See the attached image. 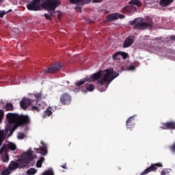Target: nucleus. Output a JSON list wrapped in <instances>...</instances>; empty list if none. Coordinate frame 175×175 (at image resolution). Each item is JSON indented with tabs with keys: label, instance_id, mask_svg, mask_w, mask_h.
<instances>
[{
	"label": "nucleus",
	"instance_id": "obj_1",
	"mask_svg": "<svg viewBox=\"0 0 175 175\" xmlns=\"http://www.w3.org/2000/svg\"><path fill=\"white\" fill-rule=\"evenodd\" d=\"M119 75L116 72H114L113 68H107L105 70H100L90 77H87L83 80L77 81L76 85L77 87H81V85L85 83V81L92 83V81H96V80H98V83L100 84V85H105V83L110 84L116 77H118Z\"/></svg>",
	"mask_w": 175,
	"mask_h": 175
},
{
	"label": "nucleus",
	"instance_id": "obj_2",
	"mask_svg": "<svg viewBox=\"0 0 175 175\" xmlns=\"http://www.w3.org/2000/svg\"><path fill=\"white\" fill-rule=\"evenodd\" d=\"M7 121L9 124H13L14 126L10 129L9 136H12L13 133L18 126H24V125H28L29 124V117L27 115H18L17 113H9L6 116Z\"/></svg>",
	"mask_w": 175,
	"mask_h": 175
},
{
	"label": "nucleus",
	"instance_id": "obj_3",
	"mask_svg": "<svg viewBox=\"0 0 175 175\" xmlns=\"http://www.w3.org/2000/svg\"><path fill=\"white\" fill-rule=\"evenodd\" d=\"M129 25H133L134 29H147V28H151L154 25V23L152 22V18L148 16L146 22L142 18H137L130 21Z\"/></svg>",
	"mask_w": 175,
	"mask_h": 175
},
{
	"label": "nucleus",
	"instance_id": "obj_4",
	"mask_svg": "<svg viewBox=\"0 0 175 175\" xmlns=\"http://www.w3.org/2000/svg\"><path fill=\"white\" fill-rule=\"evenodd\" d=\"M59 5L58 0H44L42 1L41 6L46 10H55Z\"/></svg>",
	"mask_w": 175,
	"mask_h": 175
},
{
	"label": "nucleus",
	"instance_id": "obj_5",
	"mask_svg": "<svg viewBox=\"0 0 175 175\" xmlns=\"http://www.w3.org/2000/svg\"><path fill=\"white\" fill-rule=\"evenodd\" d=\"M42 1L44 0H33L30 3L27 5V8L28 10L38 12V10H40V8H42Z\"/></svg>",
	"mask_w": 175,
	"mask_h": 175
},
{
	"label": "nucleus",
	"instance_id": "obj_6",
	"mask_svg": "<svg viewBox=\"0 0 175 175\" xmlns=\"http://www.w3.org/2000/svg\"><path fill=\"white\" fill-rule=\"evenodd\" d=\"M62 68V66L60 63H56L55 64H52L47 68H45L44 70L45 73H57V72L61 70Z\"/></svg>",
	"mask_w": 175,
	"mask_h": 175
},
{
	"label": "nucleus",
	"instance_id": "obj_7",
	"mask_svg": "<svg viewBox=\"0 0 175 175\" xmlns=\"http://www.w3.org/2000/svg\"><path fill=\"white\" fill-rule=\"evenodd\" d=\"M59 100L62 105L66 106L72 103V96L69 93H64L61 95Z\"/></svg>",
	"mask_w": 175,
	"mask_h": 175
},
{
	"label": "nucleus",
	"instance_id": "obj_8",
	"mask_svg": "<svg viewBox=\"0 0 175 175\" xmlns=\"http://www.w3.org/2000/svg\"><path fill=\"white\" fill-rule=\"evenodd\" d=\"M8 146L6 145H3L0 149V155H1V159L3 162L9 161V154H8Z\"/></svg>",
	"mask_w": 175,
	"mask_h": 175
},
{
	"label": "nucleus",
	"instance_id": "obj_9",
	"mask_svg": "<svg viewBox=\"0 0 175 175\" xmlns=\"http://www.w3.org/2000/svg\"><path fill=\"white\" fill-rule=\"evenodd\" d=\"M135 42V36H129L128 38H126L124 40V42L123 44V48L127 49V47H131Z\"/></svg>",
	"mask_w": 175,
	"mask_h": 175
},
{
	"label": "nucleus",
	"instance_id": "obj_10",
	"mask_svg": "<svg viewBox=\"0 0 175 175\" xmlns=\"http://www.w3.org/2000/svg\"><path fill=\"white\" fill-rule=\"evenodd\" d=\"M125 16L121 14H111L107 16V18L108 21H114L118 20V18H124Z\"/></svg>",
	"mask_w": 175,
	"mask_h": 175
},
{
	"label": "nucleus",
	"instance_id": "obj_11",
	"mask_svg": "<svg viewBox=\"0 0 175 175\" xmlns=\"http://www.w3.org/2000/svg\"><path fill=\"white\" fill-rule=\"evenodd\" d=\"M32 103V100H31L29 98H23L21 102V107L23 109V110H26V109H28L29 106H31V104Z\"/></svg>",
	"mask_w": 175,
	"mask_h": 175
},
{
	"label": "nucleus",
	"instance_id": "obj_12",
	"mask_svg": "<svg viewBox=\"0 0 175 175\" xmlns=\"http://www.w3.org/2000/svg\"><path fill=\"white\" fill-rule=\"evenodd\" d=\"M161 129H175V122H167L166 123H163Z\"/></svg>",
	"mask_w": 175,
	"mask_h": 175
},
{
	"label": "nucleus",
	"instance_id": "obj_13",
	"mask_svg": "<svg viewBox=\"0 0 175 175\" xmlns=\"http://www.w3.org/2000/svg\"><path fill=\"white\" fill-rule=\"evenodd\" d=\"M157 169L158 165L157 164L151 165L150 167L146 168L142 173H141V175L148 174V173L154 172V170H157Z\"/></svg>",
	"mask_w": 175,
	"mask_h": 175
},
{
	"label": "nucleus",
	"instance_id": "obj_14",
	"mask_svg": "<svg viewBox=\"0 0 175 175\" xmlns=\"http://www.w3.org/2000/svg\"><path fill=\"white\" fill-rule=\"evenodd\" d=\"M126 128L128 129H132L135 126V116H131L126 120Z\"/></svg>",
	"mask_w": 175,
	"mask_h": 175
},
{
	"label": "nucleus",
	"instance_id": "obj_15",
	"mask_svg": "<svg viewBox=\"0 0 175 175\" xmlns=\"http://www.w3.org/2000/svg\"><path fill=\"white\" fill-rule=\"evenodd\" d=\"M173 0H160L159 5L163 8H166V6H169L170 3H172Z\"/></svg>",
	"mask_w": 175,
	"mask_h": 175
},
{
	"label": "nucleus",
	"instance_id": "obj_16",
	"mask_svg": "<svg viewBox=\"0 0 175 175\" xmlns=\"http://www.w3.org/2000/svg\"><path fill=\"white\" fill-rule=\"evenodd\" d=\"M53 109L49 107L42 115L43 118H47V117H50V116L53 115V111H51Z\"/></svg>",
	"mask_w": 175,
	"mask_h": 175
},
{
	"label": "nucleus",
	"instance_id": "obj_17",
	"mask_svg": "<svg viewBox=\"0 0 175 175\" xmlns=\"http://www.w3.org/2000/svg\"><path fill=\"white\" fill-rule=\"evenodd\" d=\"M29 162H31V160L26 159L25 157H23L22 159L20 160V163L23 167L28 166V165H29Z\"/></svg>",
	"mask_w": 175,
	"mask_h": 175
},
{
	"label": "nucleus",
	"instance_id": "obj_18",
	"mask_svg": "<svg viewBox=\"0 0 175 175\" xmlns=\"http://www.w3.org/2000/svg\"><path fill=\"white\" fill-rule=\"evenodd\" d=\"M23 158H26L27 159H29V161H33V156L32 155V151L29 150L26 153L24 154Z\"/></svg>",
	"mask_w": 175,
	"mask_h": 175
},
{
	"label": "nucleus",
	"instance_id": "obj_19",
	"mask_svg": "<svg viewBox=\"0 0 175 175\" xmlns=\"http://www.w3.org/2000/svg\"><path fill=\"white\" fill-rule=\"evenodd\" d=\"M19 164L18 163L12 161H11V163H10L8 167L11 170H15V169H17V167H18Z\"/></svg>",
	"mask_w": 175,
	"mask_h": 175
},
{
	"label": "nucleus",
	"instance_id": "obj_20",
	"mask_svg": "<svg viewBox=\"0 0 175 175\" xmlns=\"http://www.w3.org/2000/svg\"><path fill=\"white\" fill-rule=\"evenodd\" d=\"M40 107H41L40 104L36 102L35 105H31V110L32 111H34V112L36 111V113H39L40 111Z\"/></svg>",
	"mask_w": 175,
	"mask_h": 175
},
{
	"label": "nucleus",
	"instance_id": "obj_21",
	"mask_svg": "<svg viewBox=\"0 0 175 175\" xmlns=\"http://www.w3.org/2000/svg\"><path fill=\"white\" fill-rule=\"evenodd\" d=\"M37 151H40V154H42V155H46L47 154V146L44 145V146L37 148Z\"/></svg>",
	"mask_w": 175,
	"mask_h": 175
},
{
	"label": "nucleus",
	"instance_id": "obj_22",
	"mask_svg": "<svg viewBox=\"0 0 175 175\" xmlns=\"http://www.w3.org/2000/svg\"><path fill=\"white\" fill-rule=\"evenodd\" d=\"M70 3H79V2H81L83 5L85 3H90L91 0H70Z\"/></svg>",
	"mask_w": 175,
	"mask_h": 175
},
{
	"label": "nucleus",
	"instance_id": "obj_23",
	"mask_svg": "<svg viewBox=\"0 0 175 175\" xmlns=\"http://www.w3.org/2000/svg\"><path fill=\"white\" fill-rule=\"evenodd\" d=\"M5 109L6 111H13V110H14V107L13 106V104L12 103H8L5 105Z\"/></svg>",
	"mask_w": 175,
	"mask_h": 175
},
{
	"label": "nucleus",
	"instance_id": "obj_24",
	"mask_svg": "<svg viewBox=\"0 0 175 175\" xmlns=\"http://www.w3.org/2000/svg\"><path fill=\"white\" fill-rule=\"evenodd\" d=\"M112 59H113V61H118V60L121 59L120 51H118V52L115 53L112 55Z\"/></svg>",
	"mask_w": 175,
	"mask_h": 175
},
{
	"label": "nucleus",
	"instance_id": "obj_25",
	"mask_svg": "<svg viewBox=\"0 0 175 175\" xmlns=\"http://www.w3.org/2000/svg\"><path fill=\"white\" fill-rule=\"evenodd\" d=\"M85 87L86 90L88 91H89L90 92H92V91H94V90H95V86L91 83H86L85 85Z\"/></svg>",
	"mask_w": 175,
	"mask_h": 175
},
{
	"label": "nucleus",
	"instance_id": "obj_26",
	"mask_svg": "<svg viewBox=\"0 0 175 175\" xmlns=\"http://www.w3.org/2000/svg\"><path fill=\"white\" fill-rule=\"evenodd\" d=\"M129 3V5H135V6H137L138 8L142 6V2L139 0H131Z\"/></svg>",
	"mask_w": 175,
	"mask_h": 175
},
{
	"label": "nucleus",
	"instance_id": "obj_27",
	"mask_svg": "<svg viewBox=\"0 0 175 175\" xmlns=\"http://www.w3.org/2000/svg\"><path fill=\"white\" fill-rule=\"evenodd\" d=\"M123 58V59H126L129 57V55H128V53L126 52H122L120 51V57Z\"/></svg>",
	"mask_w": 175,
	"mask_h": 175
},
{
	"label": "nucleus",
	"instance_id": "obj_28",
	"mask_svg": "<svg viewBox=\"0 0 175 175\" xmlns=\"http://www.w3.org/2000/svg\"><path fill=\"white\" fill-rule=\"evenodd\" d=\"M37 170L35 168H30L27 170V174L29 175H33L36 174Z\"/></svg>",
	"mask_w": 175,
	"mask_h": 175
},
{
	"label": "nucleus",
	"instance_id": "obj_29",
	"mask_svg": "<svg viewBox=\"0 0 175 175\" xmlns=\"http://www.w3.org/2000/svg\"><path fill=\"white\" fill-rule=\"evenodd\" d=\"M36 102H39V100H42V93H37L34 95Z\"/></svg>",
	"mask_w": 175,
	"mask_h": 175
},
{
	"label": "nucleus",
	"instance_id": "obj_30",
	"mask_svg": "<svg viewBox=\"0 0 175 175\" xmlns=\"http://www.w3.org/2000/svg\"><path fill=\"white\" fill-rule=\"evenodd\" d=\"M10 173H12V170L10 168H7L5 170H4L3 172H2V174L3 175H9L10 174Z\"/></svg>",
	"mask_w": 175,
	"mask_h": 175
},
{
	"label": "nucleus",
	"instance_id": "obj_31",
	"mask_svg": "<svg viewBox=\"0 0 175 175\" xmlns=\"http://www.w3.org/2000/svg\"><path fill=\"white\" fill-rule=\"evenodd\" d=\"M129 12H131V5L125 6V7L122 9V12H123V13H128Z\"/></svg>",
	"mask_w": 175,
	"mask_h": 175
},
{
	"label": "nucleus",
	"instance_id": "obj_32",
	"mask_svg": "<svg viewBox=\"0 0 175 175\" xmlns=\"http://www.w3.org/2000/svg\"><path fill=\"white\" fill-rule=\"evenodd\" d=\"M25 138V134L24 133H18V139L19 140H23V139Z\"/></svg>",
	"mask_w": 175,
	"mask_h": 175
},
{
	"label": "nucleus",
	"instance_id": "obj_33",
	"mask_svg": "<svg viewBox=\"0 0 175 175\" xmlns=\"http://www.w3.org/2000/svg\"><path fill=\"white\" fill-rule=\"evenodd\" d=\"M8 148L10 150H12V151H14V150H16V145H14V144H8Z\"/></svg>",
	"mask_w": 175,
	"mask_h": 175
},
{
	"label": "nucleus",
	"instance_id": "obj_34",
	"mask_svg": "<svg viewBox=\"0 0 175 175\" xmlns=\"http://www.w3.org/2000/svg\"><path fill=\"white\" fill-rule=\"evenodd\" d=\"M49 15L51 16V17H54L55 16V10H47Z\"/></svg>",
	"mask_w": 175,
	"mask_h": 175
},
{
	"label": "nucleus",
	"instance_id": "obj_35",
	"mask_svg": "<svg viewBox=\"0 0 175 175\" xmlns=\"http://www.w3.org/2000/svg\"><path fill=\"white\" fill-rule=\"evenodd\" d=\"M9 12H12V10H10L9 11H0V18H2L5 14H7V13H9Z\"/></svg>",
	"mask_w": 175,
	"mask_h": 175
},
{
	"label": "nucleus",
	"instance_id": "obj_36",
	"mask_svg": "<svg viewBox=\"0 0 175 175\" xmlns=\"http://www.w3.org/2000/svg\"><path fill=\"white\" fill-rule=\"evenodd\" d=\"M43 175H54V172L52 170H48L43 173Z\"/></svg>",
	"mask_w": 175,
	"mask_h": 175
},
{
	"label": "nucleus",
	"instance_id": "obj_37",
	"mask_svg": "<svg viewBox=\"0 0 175 175\" xmlns=\"http://www.w3.org/2000/svg\"><path fill=\"white\" fill-rule=\"evenodd\" d=\"M4 111L2 109H0V122H2V118L3 117Z\"/></svg>",
	"mask_w": 175,
	"mask_h": 175
},
{
	"label": "nucleus",
	"instance_id": "obj_38",
	"mask_svg": "<svg viewBox=\"0 0 175 175\" xmlns=\"http://www.w3.org/2000/svg\"><path fill=\"white\" fill-rule=\"evenodd\" d=\"M75 10H77V12H78L79 13H81V6L80 5H77L75 7Z\"/></svg>",
	"mask_w": 175,
	"mask_h": 175
},
{
	"label": "nucleus",
	"instance_id": "obj_39",
	"mask_svg": "<svg viewBox=\"0 0 175 175\" xmlns=\"http://www.w3.org/2000/svg\"><path fill=\"white\" fill-rule=\"evenodd\" d=\"M45 18H46V20H51V17L50 16V15L49 14H44Z\"/></svg>",
	"mask_w": 175,
	"mask_h": 175
},
{
	"label": "nucleus",
	"instance_id": "obj_40",
	"mask_svg": "<svg viewBox=\"0 0 175 175\" xmlns=\"http://www.w3.org/2000/svg\"><path fill=\"white\" fill-rule=\"evenodd\" d=\"M36 167H42V163L39 161H37L36 163Z\"/></svg>",
	"mask_w": 175,
	"mask_h": 175
},
{
	"label": "nucleus",
	"instance_id": "obj_41",
	"mask_svg": "<svg viewBox=\"0 0 175 175\" xmlns=\"http://www.w3.org/2000/svg\"><path fill=\"white\" fill-rule=\"evenodd\" d=\"M135 66H130L128 68V70H135Z\"/></svg>",
	"mask_w": 175,
	"mask_h": 175
},
{
	"label": "nucleus",
	"instance_id": "obj_42",
	"mask_svg": "<svg viewBox=\"0 0 175 175\" xmlns=\"http://www.w3.org/2000/svg\"><path fill=\"white\" fill-rule=\"evenodd\" d=\"M38 161L43 163V162H44V157H40Z\"/></svg>",
	"mask_w": 175,
	"mask_h": 175
},
{
	"label": "nucleus",
	"instance_id": "obj_43",
	"mask_svg": "<svg viewBox=\"0 0 175 175\" xmlns=\"http://www.w3.org/2000/svg\"><path fill=\"white\" fill-rule=\"evenodd\" d=\"M170 38L171 40H174L175 42V36H170Z\"/></svg>",
	"mask_w": 175,
	"mask_h": 175
},
{
	"label": "nucleus",
	"instance_id": "obj_44",
	"mask_svg": "<svg viewBox=\"0 0 175 175\" xmlns=\"http://www.w3.org/2000/svg\"><path fill=\"white\" fill-rule=\"evenodd\" d=\"M102 0H92L94 3H96V2H100Z\"/></svg>",
	"mask_w": 175,
	"mask_h": 175
},
{
	"label": "nucleus",
	"instance_id": "obj_45",
	"mask_svg": "<svg viewBox=\"0 0 175 175\" xmlns=\"http://www.w3.org/2000/svg\"><path fill=\"white\" fill-rule=\"evenodd\" d=\"M61 167H62L63 169H66V164L61 165Z\"/></svg>",
	"mask_w": 175,
	"mask_h": 175
},
{
	"label": "nucleus",
	"instance_id": "obj_46",
	"mask_svg": "<svg viewBox=\"0 0 175 175\" xmlns=\"http://www.w3.org/2000/svg\"><path fill=\"white\" fill-rule=\"evenodd\" d=\"M0 2H3V0H0Z\"/></svg>",
	"mask_w": 175,
	"mask_h": 175
},
{
	"label": "nucleus",
	"instance_id": "obj_47",
	"mask_svg": "<svg viewBox=\"0 0 175 175\" xmlns=\"http://www.w3.org/2000/svg\"><path fill=\"white\" fill-rule=\"evenodd\" d=\"M72 144V143H70L68 146H70Z\"/></svg>",
	"mask_w": 175,
	"mask_h": 175
},
{
	"label": "nucleus",
	"instance_id": "obj_48",
	"mask_svg": "<svg viewBox=\"0 0 175 175\" xmlns=\"http://www.w3.org/2000/svg\"><path fill=\"white\" fill-rule=\"evenodd\" d=\"M58 18H59V15H58Z\"/></svg>",
	"mask_w": 175,
	"mask_h": 175
},
{
	"label": "nucleus",
	"instance_id": "obj_49",
	"mask_svg": "<svg viewBox=\"0 0 175 175\" xmlns=\"http://www.w3.org/2000/svg\"><path fill=\"white\" fill-rule=\"evenodd\" d=\"M135 116H136V115H135ZM133 117H135V116H133Z\"/></svg>",
	"mask_w": 175,
	"mask_h": 175
}]
</instances>
